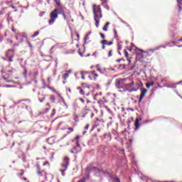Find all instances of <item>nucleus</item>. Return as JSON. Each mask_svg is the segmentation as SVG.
<instances>
[{
	"label": "nucleus",
	"instance_id": "43",
	"mask_svg": "<svg viewBox=\"0 0 182 182\" xmlns=\"http://www.w3.org/2000/svg\"><path fill=\"white\" fill-rule=\"evenodd\" d=\"M104 7L105 9H107V11L109 10V7L107 6V4H104Z\"/></svg>",
	"mask_w": 182,
	"mask_h": 182
},
{
	"label": "nucleus",
	"instance_id": "48",
	"mask_svg": "<svg viewBox=\"0 0 182 182\" xmlns=\"http://www.w3.org/2000/svg\"><path fill=\"white\" fill-rule=\"evenodd\" d=\"M46 100V97H43L41 100H39V102L42 103V102H43V100Z\"/></svg>",
	"mask_w": 182,
	"mask_h": 182
},
{
	"label": "nucleus",
	"instance_id": "63",
	"mask_svg": "<svg viewBox=\"0 0 182 182\" xmlns=\"http://www.w3.org/2000/svg\"><path fill=\"white\" fill-rule=\"evenodd\" d=\"M43 149H46V150L47 149L46 146H43Z\"/></svg>",
	"mask_w": 182,
	"mask_h": 182
},
{
	"label": "nucleus",
	"instance_id": "35",
	"mask_svg": "<svg viewBox=\"0 0 182 182\" xmlns=\"http://www.w3.org/2000/svg\"><path fill=\"white\" fill-rule=\"evenodd\" d=\"M50 166L48 161H45V163L43 164V166Z\"/></svg>",
	"mask_w": 182,
	"mask_h": 182
},
{
	"label": "nucleus",
	"instance_id": "64",
	"mask_svg": "<svg viewBox=\"0 0 182 182\" xmlns=\"http://www.w3.org/2000/svg\"><path fill=\"white\" fill-rule=\"evenodd\" d=\"M109 119H112V117H109Z\"/></svg>",
	"mask_w": 182,
	"mask_h": 182
},
{
	"label": "nucleus",
	"instance_id": "41",
	"mask_svg": "<svg viewBox=\"0 0 182 182\" xmlns=\"http://www.w3.org/2000/svg\"><path fill=\"white\" fill-rule=\"evenodd\" d=\"M54 1L55 2L56 5L58 6L61 5L60 2L58 1V0H54Z\"/></svg>",
	"mask_w": 182,
	"mask_h": 182
},
{
	"label": "nucleus",
	"instance_id": "45",
	"mask_svg": "<svg viewBox=\"0 0 182 182\" xmlns=\"http://www.w3.org/2000/svg\"><path fill=\"white\" fill-rule=\"evenodd\" d=\"M114 182H120V178H114Z\"/></svg>",
	"mask_w": 182,
	"mask_h": 182
},
{
	"label": "nucleus",
	"instance_id": "3",
	"mask_svg": "<svg viewBox=\"0 0 182 182\" xmlns=\"http://www.w3.org/2000/svg\"><path fill=\"white\" fill-rule=\"evenodd\" d=\"M59 14V9H54V11H51L50 14V19L48 23L50 25H53L56 19H58Z\"/></svg>",
	"mask_w": 182,
	"mask_h": 182
},
{
	"label": "nucleus",
	"instance_id": "14",
	"mask_svg": "<svg viewBox=\"0 0 182 182\" xmlns=\"http://www.w3.org/2000/svg\"><path fill=\"white\" fill-rule=\"evenodd\" d=\"M95 171L96 173H100L102 172V171L99 168H95V167L88 168V171Z\"/></svg>",
	"mask_w": 182,
	"mask_h": 182
},
{
	"label": "nucleus",
	"instance_id": "12",
	"mask_svg": "<svg viewBox=\"0 0 182 182\" xmlns=\"http://www.w3.org/2000/svg\"><path fill=\"white\" fill-rule=\"evenodd\" d=\"M146 93H147L146 88H143L142 92H141V95H140V97H139V102H141V100H143V97H144V96H146Z\"/></svg>",
	"mask_w": 182,
	"mask_h": 182
},
{
	"label": "nucleus",
	"instance_id": "6",
	"mask_svg": "<svg viewBox=\"0 0 182 182\" xmlns=\"http://www.w3.org/2000/svg\"><path fill=\"white\" fill-rule=\"evenodd\" d=\"M36 173H37V175L39 176V177H44L45 176V178L46 179H48V176H47V173L46 171L44 170V169H42L41 168V166L39 164H37L36 165Z\"/></svg>",
	"mask_w": 182,
	"mask_h": 182
},
{
	"label": "nucleus",
	"instance_id": "24",
	"mask_svg": "<svg viewBox=\"0 0 182 182\" xmlns=\"http://www.w3.org/2000/svg\"><path fill=\"white\" fill-rule=\"evenodd\" d=\"M62 168L63 169H60V171L61 172L62 176H65V172L68 170V168Z\"/></svg>",
	"mask_w": 182,
	"mask_h": 182
},
{
	"label": "nucleus",
	"instance_id": "30",
	"mask_svg": "<svg viewBox=\"0 0 182 182\" xmlns=\"http://www.w3.org/2000/svg\"><path fill=\"white\" fill-rule=\"evenodd\" d=\"M113 55V50H110L108 53V58H111Z\"/></svg>",
	"mask_w": 182,
	"mask_h": 182
},
{
	"label": "nucleus",
	"instance_id": "62",
	"mask_svg": "<svg viewBox=\"0 0 182 182\" xmlns=\"http://www.w3.org/2000/svg\"><path fill=\"white\" fill-rule=\"evenodd\" d=\"M15 146V142H13L12 146Z\"/></svg>",
	"mask_w": 182,
	"mask_h": 182
},
{
	"label": "nucleus",
	"instance_id": "23",
	"mask_svg": "<svg viewBox=\"0 0 182 182\" xmlns=\"http://www.w3.org/2000/svg\"><path fill=\"white\" fill-rule=\"evenodd\" d=\"M90 34H91V32H88V33L86 34V36H85V38H84V41H87V40L90 39Z\"/></svg>",
	"mask_w": 182,
	"mask_h": 182
},
{
	"label": "nucleus",
	"instance_id": "5",
	"mask_svg": "<svg viewBox=\"0 0 182 182\" xmlns=\"http://www.w3.org/2000/svg\"><path fill=\"white\" fill-rule=\"evenodd\" d=\"M49 100L53 103H56V100H58V103H62V102L65 103V100L63 97L60 94H58L56 97L53 95H50Z\"/></svg>",
	"mask_w": 182,
	"mask_h": 182
},
{
	"label": "nucleus",
	"instance_id": "26",
	"mask_svg": "<svg viewBox=\"0 0 182 182\" xmlns=\"http://www.w3.org/2000/svg\"><path fill=\"white\" fill-rule=\"evenodd\" d=\"M90 73L93 75L94 80H96L97 78L99 77V75L95 74V71H92Z\"/></svg>",
	"mask_w": 182,
	"mask_h": 182
},
{
	"label": "nucleus",
	"instance_id": "57",
	"mask_svg": "<svg viewBox=\"0 0 182 182\" xmlns=\"http://www.w3.org/2000/svg\"><path fill=\"white\" fill-rule=\"evenodd\" d=\"M106 48L105 45H102V49L105 50Z\"/></svg>",
	"mask_w": 182,
	"mask_h": 182
},
{
	"label": "nucleus",
	"instance_id": "55",
	"mask_svg": "<svg viewBox=\"0 0 182 182\" xmlns=\"http://www.w3.org/2000/svg\"><path fill=\"white\" fill-rule=\"evenodd\" d=\"M178 4H182V0H177Z\"/></svg>",
	"mask_w": 182,
	"mask_h": 182
},
{
	"label": "nucleus",
	"instance_id": "17",
	"mask_svg": "<svg viewBox=\"0 0 182 182\" xmlns=\"http://www.w3.org/2000/svg\"><path fill=\"white\" fill-rule=\"evenodd\" d=\"M14 68H11L9 70L6 71V75L9 76V77H11V76L12 75V73H14Z\"/></svg>",
	"mask_w": 182,
	"mask_h": 182
},
{
	"label": "nucleus",
	"instance_id": "59",
	"mask_svg": "<svg viewBox=\"0 0 182 182\" xmlns=\"http://www.w3.org/2000/svg\"><path fill=\"white\" fill-rule=\"evenodd\" d=\"M24 181H27L28 178H23Z\"/></svg>",
	"mask_w": 182,
	"mask_h": 182
},
{
	"label": "nucleus",
	"instance_id": "52",
	"mask_svg": "<svg viewBox=\"0 0 182 182\" xmlns=\"http://www.w3.org/2000/svg\"><path fill=\"white\" fill-rule=\"evenodd\" d=\"M56 113V110L55 109H53V113H52V116H53L54 114H55Z\"/></svg>",
	"mask_w": 182,
	"mask_h": 182
},
{
	"label": "nucleus",
	"instance_id": "19",
	"mask_svg": "<svg viewBox=\"0 0 182 182\" xmlns=\"http://www.w3.org/2000/svg\"><path fill=\"white\" fill-rule=\"evenodd\" d=\"M110 25V23L109 22H107L105 25V26L102 28V30L104 31H107V29H108V26Z\"/></svg>",
	"mask_w": 182,
	"mask_h": 182
},
{
	"label": "nucleus",
	"instance_id": "60",
	"mask_svg": "<svg viewBox=\"0 0 182 182\" xmlns=\"http://www.w3.org/2000/svg\"><path fill=\"white\" fill-rule=\"evenodd\" d=\"M77 38L79 39V38H80L79 33H77Z\"/></svg>",
	"mask_w": 182,
	"mask_h": 182
},
{
	"label": "nucleus",
	"instance_id": "42",
	"mask_svg": "<svg viewBox=\"0 0 182 182\" xmlns=\"http://www.w3.org/2000/svg\"><path fill=\"white\" fill-rule=\"evenodd\" d=\"M107 1H108V0H102V5H105V4H107Z\"/></svg>",
	"mask_w": 182,
	"mask_h": 182
},
{
	"label": "nucleus",
	"instance_id": "15",
	"mask_svg": "<svg viewBox=\"0 0 182 182\" xmlns=\"http://www.w3.org/2000/svg\"><path fill=\"white\" fill-rule=\"evenodd\" d=\"M72 73L71 70L66 71V74L63 75V80H66L69 77L70 73Z\"/></svg>",
	"mask_w": 182,
	"mask_h": 182
},
{
	"label": "nucleus",
	"instance_id": "29",
	"mask_svg": "<svg viewBox=\"0 0 182 182\" xmlns=\"http://www.w3.org/2000/svg\"><path fill=\"white\" fill-rule=\"evenodd\" d=\"M47 141H48L50 144H52L54 143L53 138H50V139H47Z\"/></svg>",
	"mask_w": 182,
	"mask_h": 182
},
{
	"label": "nucleus",
	"instance_id": "51",
	"mask_svg": "<svg viewBox=\"0 0 182 182\" xmlns=\"http://www.w3.org/2000/svg\"><path fill=\"white\" fill-rule=\"evenodd\" d=\"M96 68H97V70H98V71L102 70L101 68L99 67V65H97Z\"/></svg>",
	"mask_w": 182,
	"mask_h": 182
},
{
	"label": "nucleus",
	"instance_id": "47",
	"mask_svg": "<svg viewBox=\"0 0 182 182\" xmlns=\"http://www.w3.org/2000/svg\"><path fill=\"white\" fill-rule=\"evenodd\" d=\"M114 36L117 37V31H116V28L114 29Z\"/></svg>",
	"mask_w": 182,
	"mask_h": 182
},
{
	"label": "nucleus",
	"instance_id": "61",
	"mask_svg": "<svg viewBox=\"0 0 182 182\" xmlns=\"http://www.w3.org/2000/svg\"><path fill=\"white\" fill-rule=\"evenodd\" d=\"M46 106H50L49 102H47V104L46 105Z\"/></svg>",
	"mask_w": 182,
	"mask_h": 182
},
{
	"label": "nucleus",
	"instance_id": "49",
	"mask_svg": "<svg viewBox=\"0 0 182 182\" xmlns=\"http://www.w3.org/2000/svg\"><path fill=\"white\" fill-rule=\"evenodd\" d=\"M23 74H24L25 75H27V74H28V70H27L26 68H25Z\"/></svg>",
	"mask_w": 182,
	"mask_h": 182
},
{
	"label": "nucleus",
	"instance_id": "39",
	"mask_svg": "<svg viewBox=\"0 0 182 182\" xmlns=\"http://www.w3.org/2000/svg\"><path fill=\"white\" fill-rule=\"evenodd\" d=\"M78 182H86V178H82V179L78 181Z\"/></svg>",
	"mask_w": 182,
	"mask_h": 182
},
{
	"label": "nucleus",
	"instance_id": "9",
	"mask_svg": "<svg viewBox=\"0 0 182 182\" xmlns=\"http://www.w3.org/2000/svg\"><path fill=\"white\" fill-rule=\"evenodd\" d=\"M112 140V134L110 132H106L103 136V141L105 142L111 141Z\"/></svg>",
	"mask_w": 182,
	"mask_h": 182
},
{
	"label": "nucleus",
	"instance_id": "11",
	"mask_svg": "<svg viewBox=\"0 0 182 182\" xmlns=\"http://www.w3.org/2000/svg\"><path fill=\"white\" fill-rule=\"evenodd\" d=\"M141 118H137L134 121L135 130H138L140 127L139 122H141Z\"/></svg>",
	"mask_w": 182,
	"mask_h": 182
},
{
	"label": "nucleus",
	"instance_id": "13",
	"mask_svg": "<svg viewBox=\"0 0 182 182\" xmlns=\"http://www.w3.org/2000/svg\"><path fill=\"white\" fill-rule=\"evenodd\" d=\"M90 74V72L81 71L80 72L81 79L85 80L86 79V76H87L89 78H90V75H89Z\"/></svg>",
	"mask_w": 182,
	"mask_h": 182
},
{
	"label": "nucleus",
	"instance_id": "32",
	"mask_svg": "<svg viewBox=\"0 0 182 182\" xmlns=\"http://www.w3.org/2000/svg\"><path fill=\"white\" fill-rule=\"evenodd\" d=\"M14 1V0L6 1L5 4H7V5H9L11 4H13Z\"/></svg>",
	"mask_w": 182,
	"mask_h": 182
},
{
	"label": "nucleus",
	"instance_id": "25",
	"mask_svg": "<svg viewBox=\"0 0 182 182\" xmlns=\"http://www.w3.org/2000/svg\"><path fill=\"white\" fill-rule=\"evenodd\" d=\"M67 130H68L67 134H70L73 132L74 128L69 127V128H67Z\"/></svg>",
	"mask_w": 182,
	"mask_h": 182
},
{
	"label": "nucleus",
	"instance_id": "34",
	"mask_svg": "<svg viewBox=\"0 0 182 182\" xmlns=\"http://www.w3.org/2000/svg\"><path fill=\"white\" fill-rule=\"evenodd\" d=\"M80 139V136H76L75 137V141L77 142V144H79V139Z\"/></svg>",
	"mask_w": 182,
	"mask_h": 182
},
{
	"label": "nucleus",
	"instance_id": "53",
	"mask_svg": "<svg viewBox=\"0 0 182 182\" xmlns=\"http://www.w3.org/2000/svg\"><path fill=\"white\" fill-rule=\"evenodd\" d=\"M95 127H99V122H95Z\"/></svg>",
	"mask_w": 182,
	"mask_h": 182
},
{
	"label": "nucleus",
	"instance_id": "4",
	"mask_svg": "<svg viewBox=\"0 0 182 182\" xmlns=\"http://www.w3.org/2000/svg\"><path fill=\"white\" fill-rule=\"evenodd\" d=\"M5 57L9 60V63L14 62L15 58V50L14 48H9L5 52Z\"/></svg>",
	"mask_w": 182,
	"mask_h": 182
},
{
	"label": "nucleus",
	"instance_id": "22",
	"mask_svg": "<svg viewBox=\"0 0 182 182\" xmlns=\"http://www.w3.org/2000/svg\"><path fill=\"white\" fill-rule=\"evenodd\" d=\"M153 85H154V82H146V88H150V86Z\"/></svg>",
	"mask_w": 182,
	"mask_h": 182
},
{
	"label": "nucleus",
	"instance_id": "36",
	"mask_svg": "<svg viewBox=\"0 0 182 182\" xmlns=\"http://www.w3.org/2000/svg\"><path fill=\"white\" fill-rule=\"evenodd\" d=\"M21 173H19L18 176H23V174H24V173H25L24 170H23V169H21Z\"/></svg>",
	"mask_w": 182,
	"mask_h": 182
},
{
	"label": "nucleus",
	"instance_id": "31",
	"mask_svg": "<svg viewBox=\"0 0 182 182\" xmlns=\"http://www.w3.org/2000/svg\"><path fill=\"white\" fill-rule=\"evenodd\" d=\"M101 44H102V45H104V46L107 45V40H102V41H101Z\"/></svg>",
	"mask_w": 182,
	"mask_h": 182
},
{
	"label": "nucleus",
	"instance_id": "7",
	"mask_svg": "<svg viewBox=\"0 0 182 182\" xmlns=\"http://www.w3.org/2000/svg\"><path fill=\"white\" fill-rule=\"evenodd\" d=\"M58 14L62 15L63 17V19L65 21H70L72 19V16H71L70 12H68L67 16H66L65 11H63V9L62 8L58 9Z\"/></svg>",
	"mask_w": 182,
	"mask_h": 182
},
{
	"label": "nucleus",
	"instance_id": "58",
	"mask_svg": "<svg viewBox=\"0 0 182 182\" xmlns=\"http://www.w3.org/2000/svg\"><path fill=\"white\" fill-rule=\"evenodd\" d=\"M10 6H11V9H16V7L14 6H13V4H11Z\"/></svg>",
	"mask_w": 182,
	"mask_h": 182
},
{
	"label": "nucleus",
	"instance_id": "44",
	"mask_svg": "<svg viewBox=\"0 0 182 182\" xmlns=\"http://www.w3.org/2000/svg\"><path fill=\"white\" fill-rule=\"evenodd\" d=\"M28 46H29L30 48H33L32 43L30 41H28Z\"/></svg>",
	"mask_w": 182,
	"mask_h": 182
},
{
	"label": "nucleus",
	"instance_id": "33",
	"mask_svg": "<svg viewBox=\"0 0 182 182\" xmlns=\"http://www.w3.org/2000/svg\"><path fill=\"white\" fill-rule=\"evenodd\" d=\"M3 78H4V80H6V82H8V83L12 82V80H7L6 77H5V76H3Z\"/></svg>",
	"mask_w": 182,
	"mask_h": 182
},
{
	"label": "nucleus",
	"instance_id": "16",
	"mask_svg": "<svg viewBox=\"0 0 182 182\" xmlns=\"http://www.w3.org/2000/svg\"><path fill=\"white\" fill-rule=\"evenodd\" d=\"M77 90L79 91V93L82 95H85V88H82L81 87H77Z\"/></svg>",
	"mask_w": 182,
	"mask_h": 182
},
{
	"label": "nucleus",
	"instance_id": "28",
	"mask_svg": "<svg viewBox=\"0 0 182 182\" xmlns=\"http://www.w3.org/2000/svg\"><path fill=\"white\" fill-rule=\"evenodd\" d=\"M178 12H179V14H180V12L182 11L181 3H178Z\"/></svg>",
	"mask_w": 182,
	"mask_h": 182
},
{
	"label": "nucleus",
	"instance_id": "56",
	"mask_svg": "<svg viewBox=\"0 0 182 182\" xmlns=\"http://www.w3.org/2000/svg\"><path fill=\"white\" fill-rule=\"evenodd\" d=\"M122 60H123L120 58V59L117 60V62L118 63H119L120 61H122Z\"/></svg>",
	"mask_w": 182,
	"mask_h": 182
},
{
	"label": "nucleus",
	"instance_id": "54",
	"mask_svg": "<svg viewBox=\"0 0 182 182\" xmlns=\"http://www.w3.org/2000/svg\"><path fill=\"white\" fill-rule=\"evenodd\" d=\"M5 87H6V88H9V87H11V85H5Z\"/></svg>",
	"mask_w": 182,
	"mask_h": 182
},
{
	"label": "nucleus",
	"instance_id": "20",
	"mask_svg": "<svg viewBox=\"0 0 182 182\" xmlns=\"http://www.w3.org/2000/svg\"><path fill=\"white\" fill-rule=\"evenodd\" d=\"M46 87H47L48 89L51 90V92H53V93H56L57 92V91L55 90L54 87H50V86H48V85H46Z\"/></svg>",
	"mask_w": 182,
	"mask_h": 182
},
{
	"label": "nucleus",
	"instance_id": "10",
	"mask_svg": "<svg viewBox=\"0 0 182 182\" xmlns=\"http://www.w3.org/2000/svg\"><path fill=\"white\" fill-rule=\"evenodd\" d=\"M81 151V146L79 144H77L75 146H74L73 149L71 151V153L78 154Z\"/></svg>",
	"mask_w": 182,
	"mask_h": 182
},
{
	"label": "nucleus",
	"instance_id": "37",
	"mask_svg": "<svg viewBox=\"0 0 182 182\" xmlns=\"http://www.w3.org/2000/svg\"><path fill=\"white\" fill-rule=\"evenodd\" d=\"M100 36H101V38L103 39V40H105V36L104 35V33H100Z\"/></svg>",
	"mask_w": 182,
	"mask_h": 182
},
{
	"label": "nucleus",
	"instance_id": "1",
	"mask_svg": "<svg viewBox=\"0 0 182 182\" xmlns=\"http://www.w3.org/2000/svg\"><path fill=\"white\" fill-rule=\"evenodd\" d=\"M92 11L94 14V20L95 21V26L97 28H99L100 20L102 18V11L100 6L97 4H93Z\"/></svg>",
	"mask_w": 182,
	"mask_h": 182
},
{
	"label": "nucleus",
	"instance_id": "18",
	"mask_svg": "<svg viewBox=\"0 0 182 182\" xmlns=\"http://www.w3.org/2000/svg\"><path fill=\"white\" fill-rule=\"evenodd\" d=\"M124 55H125V58H127V61L129 62V63H131L132 60H131V58H129V53H128V51L124 50Z\"/></svg>",
	"mask_w": 182,
	"mask_h": 182
},
{
	"label": "nucleus",
	"instance_id": "2",
	"mask_svg": "<svg viewBox=\"0 0 182 182\" xmlns=\"http://www.w3.org/2000/svg\"><path fill=\"white\" fill-rule=\"evenodd\" d=\"M136 52L138 54L139 60H141V63L145 61L143 59L150 58V56L152 55L154 53V51H152V50L144 51L142 50H140V48H136Z\"/></svg>",
	"mask_w": 182,
	"mask_h": 182
},
{
	"label": "nucleus",
	"instance_id": "21",
	"mask_svg": "<svg viewBox=\"0 0 182 182\" xmlns=\"http://www.w3.org/2000/svg\"><path fill=\"white\" fill-rule=\"evenodd\" d=\"M134 85V82L132 81V82H130L129 84H127V85H126V87H127V88H133Z\"/></svg>",
	"mask_w": 182,
	"mask_h": 182
},
{
	"label": "nucleus",
	"instance_id": "8",
	"mask_svg": "<svg viewBox=\"0 0 182 182\" xmlns=\"http://www.w3.org/2000/svg\"><path fill=\"white\" fill-rule=\"evenodd\" d=\"M69 166H70V158L68 156H64V158L63 159V163L61 164V167L65 168V169H68Z\"/></svg>",
	"mask_w": 182,
	"mask_h": 182
},
{
	"label": "nucleus",
	"instance_id": "40",
	"mask_svg": "<svg viewBox=\"0 0 182 182\" xmlns=\"http://www.w3.org/2000/svg\"><path fill=\"white\" fill-rule=\"evenodd\" d=\"M79 101L82 103V104H85V100L82 99V97H80L79 98Z\"/></svg>",
	"mask_w": 182,
	"mask_h": 182
},
{
	"label": "nucleus",
	"instance_id": "50",
	"mask_svg": "<svg viewBox=\"0 0 182 182\" xmlns=\"http://www.w3.org/2000/svg\"><path fill=\"white\" fill-rule=\"evenodd\" d=\"M112 44H113L112 41H109V42L107 41V46H112Z\"/></svg>",
	"mask_w": 182,
	"mask_h": 182
},
{
	"label": "nucleus",
	"instance_id": "38",
	"mask_svg": "<svg viewBox=\"0 0 182 182\" xmlns=\"http://www.w3.org/2000/svg\"><path fill=\"white\" fill-rule=\"evenodd\" d=\"M90 124H87L85 127V130H88L89 129V128H90Z\"/></svg>",
	"mask_w": 182,
	"mask_h": 182
},
{
	"label": "nucleus",
	"instance_id": "27",
	"mask_svg": "<svg viewBox=\"0 0 182 182\" xmlns=\"http://www.w3.org/2000/svg\"><path fill=\"white\" fill-rule=\"evenodd\" d=\"M39 35V31H36L33 33V35L31 36V38H35L36 36Z\"/></svg>",
	"mask_w": 182,
	"mask_h": 182
},
{
	"label": "nucleus",
	"instance_id": "46",
	"mask_svg": "<svg viewBox=\"0 0 182 182\" xmlns=\"http://www.w3.org/2000/svg\"><path fill=\"white\" fill-rule=\"evenodd\" d=\"M92 55H94V56H97L98 55V52H97V51H95V52H94L93 53H92Z\"/></svg>",
	"mask_w": 182,
	"mask_h": 182
}]
</instances>
